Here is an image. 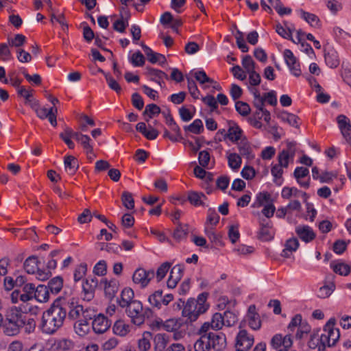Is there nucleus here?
Returning <instances> with one entry per match:
<instances>
[{"label": "nucleus", "instance_id": "nucleus-10", "mask_svg": "<svg viewBox=\"0 0 351 351\" xmlns=\"http://www.w3.org/2000/svg\"><path fill=\"white\" fill-rule=\"evenodd\" d=\"M286 64L289 67L291 73L295 77H299L302 72L300 65L297 58L294 56L290 49H285L283 53Z\"/></svg>", "mask_w": 351, "mask_h": 351}, {"label": "nucleus", "instance_id": "nucleus-57", "mask_svg": "<svg viewBox=\"0 0 351 351\" xmlns=\"http://www.w3.org/2000/svg\"><path fill=\"white\" fill-rule=\"evenodd\" d=\"M162 291L158 290L155 291L153 294L149 295L148 298V301L149 303L156 307L160 308L161 306V302H162Z\"/></svg>", "mask_w": 351, "mask_h": 351}, {"label": "nucleus", "instance_id": "nucleus-23", "mask_svg": "<svg viewBox=\"0 0 351 351\" xmlns=\"http://www.w3.org/2000/svg\"><path fill=\"white\" fill-rule=\"evenodd\" d=\"M145 322V312L142 303L133 300V324L140 326Z\"/></svg>", "mask_w": 351, "mask_h": 351}, {"label": "nucleus", "instance_id": "nucleus-56", "mask_svg": "<svg viewBox=\"0 0 351 351\" xmlns=\"http://www.w3.org/2000/svg\"><path fill=\"white\" fill-rule=\"evenodd\" d=\"M8 45L10 47H20L23 46L26 42V37L21 34H16L14 38H8Z\"/></svg>", "mask_w": 351, "mask_h": 351}, {"label": "nucleus", "instance_id": "nucleus-35", "mask_svg": "<svg viewBox=\"0 0 351 351\" xmlns=\"http://www.w3.org/2000/svg\"><path fill=\"white\" fill-rule=\"evenodd\" d=\"M226 157L228 159V166L234 171L238 170L241 165L242 158L241 156L237 153L226 152Z\"/></svg>", "mask_w": 351, "mask_h": 351}, {"label": "nucleus", "instance_id": "nucleus-15", "mask_svg": "<svg viewBox=\"0 0 351 351\" xmlns=\"http://www.w3.org/2000/svg\"><path fill=\"white\" fill-rule=\"evenodd\" d=\"M184 273V266L182 265H176L170 271L169 278L167 282L168 288H175L178 282L181 280Z\"/></svg>", "mask_w": 351, "mask_h": 351}, {"label": "nucleus", "instance_id": "nucleus-27", "mask_svg": "<svg viewBox=\"0 0 351 351\" xmlns=\"http://www.w3.org/2000/svg\"><path fill=\"white\" fill-rule=\"evenodd\" d=\"M141 46L143 48L144 52L145 53L148 60L151 63L164 64L166 62V58L162 54L154 52L149 47L143 43H141Z\"/></svg>", "mask_w": 351, "mask_h": 351}, {"label": "nucleus", "instance_id": "nucleus-6", "mask_svg": "<svg viewBox=\"0 0 351 351\" xmlns=\"http://www.w3.org/2000/svg\"><path fill=\"white\" fill-rule=\"evenodd\" d=\"M271 348L276 351H290L293 345V341L291 335H282L281 334L275 335L270 342Z\"/></svg>", "mask_w": 351, "mask_h": 351}, {"label": "nucleus", "instance_id": "nucleus-46", "mask_svg": "<svg viewBox=\"0 0 351 351\" xmlns=\"http://www.w3.org/2000/svg\"><path fill=\"white\" fill-rule=\"evenodd\" d=\"M151 337L152 334L149 332H145L143 333L142 338L138 341V348L140 351H147L150 348L149 339Z\"/></svg>", "mask_w": 351, "mask_h": 351}, {"label": "nucleus", "instance_id": "nucleus-13", "mask_svg": "<svg viewBox=\"0 0 351 351\" xmlns=\"http://www.w3.org/2000/svg\"><path fill=\"white\" fill-rule=\"evenodd\" d=\"M98 285L96 277L88 278L82 285L84 300L90 301L95 296V289Z\"/></svg>", "mask_w": 351, "mask_h": 351}, {"label": "nucleus", "instance_id": "nucleus-45", "mask_svg": "<svg viewBox=\"0 0 351 351\" xmlns=\"http://www.w3.org/2000/svg\"><path fill=\"white\" fill-rule=\"evenodd\" d=\"M74 329L79 336L84 337L89 331L90 327L88 322H86V320L80 319L74 324Z\"/></svg>", "mask_w": 351, "mask_h": 351}, {"label": "nucleus", "instance_id": "nucleus-44", "mask_svg": "<svg viewBox=\"0 0 351 351\" xmlns=\"http://www.w3.org/2000/svg\"><path fill=\"white\" fill-rule=\"evenodd\" d=\"M279 117L282 121L288 123L290 125L296 128H299V118L295 114L287 112H282Z\"/></svg>", "mask_w": 351, "mask_h": 351}, {"label": "nucleus", "instance_id": "nucleus-36", "mask_svg": "<svg viewBox=\"0 0 351 351\" xmlns=\"http://www.w3.org/2000/svg\"><path fill=\"white\" fill-rule=\"evenodd\" d=\"M326 64L330 68H336L339 64V60L337 51L329 49L324 53Z\"/></svg>", "mask_w": 351, "mask_h": 351}, {"label": "nucleus", "instance_id": "nucleus-47", "mask_svg": "<svg viewBox=\"0 0 351 351\" xmlns=\"http://www.w3.org/2000/svg\"><path fill=\"white\" fill-rule=\"evenodd\" d=\"M121 226L122 230L128 234H130L132 230V214L127 213L121 217Z\"/></svg>", "mask_w": 351, "mask_h": 351}, {"label": "nucleus", "instance_id": "nucleus-16", "mask_svg": "<svg viewBox=\"0 0 351 351\" xmlns=\"http://www.w3.org/2000/svg\"><path fill=\"white\" fill-rule=\"evenodd\" d=\"M110 322L103 314L97 315L92 323L93 330L98 334L105 332L110 328Z\"/></svg>", "mask_w": 351, "mask_h": 351}, {"label": "nucleus", "instance_id": "nucleus-53", "mask_svg": "<svg viewBox=\"0 0 351 351\" xmlns=\"http://www.w3.org/2000/svg\"><path fill=\"white\" fill-rule=\"evenodd\" d=\"M222 317L224 326L228 327L234 325L237 322V315L230 311H226L222 315Z\"/></svg>", "mask_w": 351, "mask_h": 351}, {"label": "nucleus", "instance_id": "nucleus-18", "mask_svg": "<svg viewBox=\"0 0 351 351\" xmlns=\"http://www.w3.org/2000/svg\"><path fill=\"white\" fill-rule=\"evenodd\" d=\"M295 232L298 237L305 243H309L315 238L313 230L307 225H300L295 228Z\"/></svg>", "mask_w": 351, "mask_h": 351}, {"label": "nucleus", "instance_id": "nucleus-33", "mask_svg": "<svg viewBox=\"0 0 351 351\" xmlns=\"http://www.w3.org/2000/svg\"><path fill=\"white\" fill-rule=\"evenodd\" d=\"M39 263L37 256H30L25 261L23 267L27 274H33L38 269Z\"/></svg>", "mask_w": 351, "mask_h": 351}, {"label": "nucleus", "instance_id": "nucleus-12", "mask_svg": "<svg viewBox=\"0 0 351 351\" xmlns=\"http://www.w3.org/2000/svg\"><path fill=\"white\" fill-rule=\"evenodd\" d=\"M245 321L252 330H258L261 328V317L256 311V306L254 304H252L248 307L247 313L245 315Z\"/></svg>", "mask_w": 351, "mask_h": 351}, {"label": "nucleus", "instance_id": "nucleus-7", "mask_svg": "<svg viewBox=\"0 0 351 351\" xmlns=\"http://www.w3.org/2000/svg\"><path fill=\"white\" fill-rule=\"evenodd\" d=\"M254 336L246 330H241L236 337L235 347L237 351H247L253 346Z\"/></svg>", "mask_w": 351, "mask_h": 351}, {"label": "nucleus", "instance_id": "nucleus-28", "mask_svg": "<svg viewBox=\"0 0 351 351\" xmlns=\"http://www.w3.org/2000/svg\"><path fill=\"white\" fill-rule=\"evenodd\" d=\"M169 338L167 334L158 333L153 338L154 351H165Z\"/></svg>", "mask_w": 351, "mask_h": 351}, {"label": "nucleus", "instance_id": "nucleus-25", "mask_svg": "<svg viewBox=\"0 0 351 351\" xmlns=\"http://www.w3.org/2000/svg\"><path fill=\"white\" fill-rule=\"evenodd\" d=\"M295 156V150L291 149V144H289V148L283 149L278 155V164L284 168H287L289 161H293Z\"/></svg>", "mask_w": 351, "mask_h": 351}, {"label": "nucleus", "instance_id": "nucleus-42", "mask_svg": "<svg viewBox=\"0 0 351 351\" xmlns=\"http://www.w3.org/2000/svg\"><path fill=\"white\" fill-rule=\"evenodd\" d=\"M130 330V325L126 324L123 320H117L113 326V332L119 336H125Z\"/></svg>", "mask_w": 351, "mask_h": 351}, {"label": "nucleus", "instance_id": "nucleus-51", "mask_svg": "<svg viewBox=\"0 0 351 351\" xmlns=\"http://www.w3.org/2000/svg\"><path fill=\"white\" fill-rule=\"evenodd\" d=\"M335 285L334 283L330 282L328 285L321 287L317 292V297L319 298H328L334 291Z\"/></svg>", "mask_w": 351, "mask_h": 351}, {"label": "nucleus", "instance_id": "nucleus-30", "mask_svg": "<svg viewBox=\"0 0 351 351\" xmlns=\"http://www.w3.org/2000/svg\"><path fill=\"white\" fill-rule=\"evenodd\" d=\"M104 283V292L106 296L111 300L114 296L118 291V282L115 279H112L110 281L105 280L102 281Z\"/></svg>", "mask_w": 351, "mask_h": 351}, {"label": "nucleus", "instance_id": "nucleus-61", "mask_svg": "<svg viewBox=\"0 0 351 351\" xmlns=\"http://www.w3.org/2000/svg\"><path fill=\"white\" fill-rule=\"evenodd\" d=\"M186 78L187 80V82H188L187 86H188V89H189L190 94L191 95V96L193 98H195V99L198 98V95H199V90L197 87V85H196L195 81L189 75H186Z\"/></svg>", "mask_w": 351, "mask_h": 351}, {"label": "nucleus", "instance_id": "nucleus-37", "mask_svg": "<svg viewBox=\"0 0 351 351\" xmlns=\"http://www.w3.org/2000/svg\"><path fill=\"white\" fill-rule=\"evenodd\" d=\"M63 287V278L60 276H56L51 278L47 285L50 293L53 294L58 293Z\"/></svg>", "mask_w": 351, "mask_h": 351}, {"label": "nucleus", "instance_id": "nucleus-4", "mask_svg": "<svg viewBox=\"0 0 351 351\" xmlns=\"http://www.w3.org/2000/svg\"><path fill=\"white\" fill-rule=\"evenodd\" d=\"M23 325L21 313L17 308H12L8 313L5 319L3 320L1 327L5 335L14 336L19 332L20 328Z\"/></svg>", "mask_w": 351, "mask_h": 351}, {"label": "nucleus", "instance_id": "nucleus-5", "mask_svg": "<svg viewBox=\"0 0 351 351\" xmlns=\"http://www.w3.org/2000/svg\"><path fill=\"white\" fill-rule=\"evenodd\" d=\"M10 300L13 304H16L19 302V301H21L23 302L19 305V307H16L21 313H27L31 312L34 314H36V311H38L37 307L28 306L27 302L32 300L29 296H28L27 294H25L19 289H16L12 292L10 294Z\"/></svg>", "mask_w": 351, "mask_h": 351}, {"label": "nucleus", "instance_id": "nucleus-8", "mask_svg": "<svg viewBox=\"0 0 351 351\" xmlns=\"http://www.w3.org/2000/svg\"><path fill=\"white\" fill-rule=\"evenodd\" d=\"M339 129L346 141L351 146V122L344 114H340L337 117Z\"/></svg>", "mask_w": 351, "mask_h": 351}, {"label": "nucleus", "instance_id": "nucleus-41", "mask_svg": "<svg viewBox=\"0 0 351 351\" xmlns=\"http://www.w3.org/2000/svg\"><path fill=\"white\" fill-rule=\"evenodd\" d=\"M206 199V197L204 193L195 191H190L187 197L189 202L195 206L202 205L204 199Z\"/></svg>", "mask_w": 351, "mask_h": 351}, {"label": "nucleus", "instance_id": "nucleus-43", "mask_svg": "<svg viewBox=\"0 0 351 351\" xmlns=\"http://www.w3.org/2000/svg\"><path fill=\"white\" fill-rule=\"evenodd\" d=\"M185 131H189L193 134H199L204 130L203 123L201 119H195L192 123L189 125L184 126Z\"/></svg>", "mask_w": 351, "mask_h": 351}, {"label": "nucleus", "instance_id": "nucleus-58", "mask_svg": "<svg viewBox=\"0 0 351 351\" xmlns=\"http://www.w3.org/2000/svg\"><path fill=\"white\" fill-rule=\"evenodd\" d=\"M300 13L301 16L311 26L315 27L318 25L319 19L315 14L304 10H300Z\"/></svg>", "mask_w": 351, "mask_h": 351}, {"label": "nucleus", "instance_id": "nucleus-50", "mask_svg": "<svg viewBox=\"0 0 351 351\" xmlns=\"http://www.w3.org/2000/svg\"><path fill=\"white\" fill-rule=\"evenodd\" d=\"M161 112V110L159 106L154 104H150L146 106L145 109L143 112L145 117L152 119L156 115H158ZM146 120H148L145 118Z\"/></svg>", "mask_w": 351, "mask_h": 351}, {"label": "nucleus", "instance_id": "nucleus-2", "mask_svg": "<svg viewBox=\"0 0 351 351\" xmlns=\"http://www.w3.org/2000/svg\"><path fill=\"white\" fill-rule=\"evenodd\" d=\"M335 319L331 318L324 326L322 332L313 333L308 342L311 349H317L318 351H324L326 347L335 345L340 337L339 329L335 327Z\"/></svg>", "mask_w": 351, "mask_h": 351}, {"label": "nucleus", "instance_id": "nucleus-24", "mask_svg": "<svg viewBox=\"0 0 351 351\" xmlns=\"http://www.w3.org/2000/svg\"><path fill=\"white\" fill-rule=\"evenodd\" d=\"M281 197L286 199H289L292 197H302L304 198V202L307 200L308 196L306 193L303 192L295 187L285 186L281 191Z\"/></svg>", "mask_w": 351, "mask_h": 351}, {"label": "nucleus", "instance_id": "nucleus-31", "mask_svg": "<svg viewBox=\"0 0 351 351\" xmlns=\"http://www.w3.org/2000/svg\"><path fill=\"white\" fill-rule=\"evenodd\" d=\"M65 170L71 175L74 174L79 168L77 159L73 156H66L64 159Z\"/></svg>", "mask_w": 351, "mask_h": 351}, {"label": "nucleus", "instance_id": "nucleus-1", "mask_svg": "<svg viewBox=\"0 0 351 351\" xmlns=\"http://www.w3.org/2000/svg\"><path fill=\"white\" fill-rule=\"evenodd\" d=\"M67 315L66 307L61 304V299H56L51 306L43 312L39 328L47 335H53L62 327Z\"/></svg>", "mask_w": 351, "mask_h": 351}, {"label": "nucleus", "instance_id": "nucleus-48", "mask_svg": "<svg viewBox=\"0 0 351 351\" xmlns=\"http://www.w3.org/2000/svg\"><path fill=\"white\" fill-rule=\"evenodd\" d=\"M71 134L72 129L69 127H66L64 132L60 134V138L66 144L69 149H73L75 147V144L71 141Z\"/></svg>", "mask_w": 351, "mask_h": 351}, {"label": "nucleus", "instance_id": "nucleus-49", "mask_svg": "<svg viewBox=\"0 0 351 351\" xmlns=\"http://www.w3.org/2000/svg\"><path fill=\"white\" fill-rule=\"evenodd\" d=\"M97 246L101 251L105 250L109 253L118 254L121 250V246L114 243H99Z\"/></svg>", "mask_w": 351, "mask_h": 351}, {"label": "nucleus", "instance_id": "nucleus-52", "mask_svg": "<svg viewBox=\"0 0 351 351\" xmlns=\"http://www.w3.org/2000/svg\"><path fill=\"white\" fill-rule=\"evenodd\" d=\"M315 82V90L317 93V101L321 104L328 103L330 100V95L328 94L323 93L322 86L317 82L315 79H313Z\"/></svg>", "mask_w": 351, "mask_h": 351}, {"label": "nucleus", "instance_id": "nucleus-21", "mask_svg": "<svg viewBox=\"0 0 351 351\" xmlns=\"http://www.w3.org/2000/svg\"><path fill=\"white\" fill-rule=\"evenodd\" d=\"M226 137L232 143H237L244 137L243 132L237 124L232 123L229 125L227 133H226Z\"/></svg>", "mask_w": 351, "mask_h": 351}, {"label": "nucleus", "instance_id": "nucleus-26", "mask_svg": "<svg viewBox=\"0 0 351 351\" xmlns=\"http://www.w3.org/2000/svg\"><path fill=\"white\" fill-rule=\"evenodd\" d=\"M200 337L194 343L195 351H210L211 346L210 344V336L207 335V332H201L199 330Z\"/></svg>", "mask_w": 351, "mask_h": 351}, {"label": "nucleus", "instance_id": "nucleus-11", "mask_svg": "<svg viewBox=\"0 0 351 351\" xmlns=\"http://www.w3.org/2000/svg\"><path fill=\"white\" fill-rule=\"evenodd\" d=\"M154 276V271H146L144 269L139 268L133 273V282L140 284L141 287L144 288L149 284Z\"/></svg>", "mask_w": 351, "mask_h": 351}, {"label": "nucleus", "instance_id": "nucleus-19", "mask_svg": "<svg viewBox=\"0 0 351 351\" xmlns=\"http://www.w3.org/2000/svg\"><path fill=\"white\" fill-rule=\"evenodd\" d=\"M130 18V11L123 10L122 12H119V18L117 19L112 25L113 29L118 32H124L125 28L129 25L128 21Z\"/></svg>", "mask_w": 351, "mask_h": 351}, {"label": "nucleus", "instance_id": "nucleus-59", "mask_svg": "<svg viewBox=\"0 0 351 351\" xmlns=\"http://www.w3.org/2000/svg\"><path fill=\"white\" fill-rule=\"evenodd\" d=\"M171 264L169 262L163 263L156 271V278L158 282L161 281L169 270Z\"/></svg>", "mask_w": 351, "mask_h": 351}, {"label": "nucleus", "instance_id": "nucleus-64", "mask_svg": "<svg viewBox=\"0 0 351 351\" xmlns=\"http://www.w3.org/2000/svg\"><path fill=\"white\" fill-rule=\"evenodd\" d=\"M236 110L242 116H247L250 112V106L243 101H237L235 104Z\"/></svg>", "mask_w": 351, "mask_h": 351}, {"label": "nucleus", "instance_id": "nucleus-32", "mask_svg": "<svg viewBox=\"0 0 351 351\" xmlns=\"http://www.w3.org/2000/svg\"><path fill=\"white\" fill-rule=\"evenodd\" d=\"M34 298L36 299L38 302H45L49 298V290L47 286L39 285L35 288Z\"/></svg>", "mask_w": 351, "mask_h": 351}, {"label": "nucleus", "instance_id": "nucleus-22", "mask_svg": "<svg viewBox=\"0 0 351 351\" xmlns=\"http://www.w3.org/2000/svg\"><path fill=\"white\" fill-rule=\"evenodd\" d=\"M136 129L148 140H154L159 134V132L156 129L150 125L147 126L143 122L138 123L136 125Z\"/></svg>", "mask_w": 351, "mask_h": 351}, {"label": "nucleus", "instance_id": "nucleus-60", "mask_svg": "<svg viewBox=\"0 0 351 351\" xmlns=\"http://www.w3.org/2000/svg\"><path fill=\"white\" fill-rule=\"evenodd\" d=\"M242 66L247 73L255 70V62L252 58L249 55L243 57Z\"/></svg>", "mask_w": 351, "mask_h": 351}, {"label": "nucleus", "instance_id": "nucleus-55", "mask_svg": "<svg viewBox=\"0 0 351 351\" xmlns=\"http://www.w3.org/2000/svg\"><path fill=\"white\" fill-rule=\"evenodd\" d=\"M147 71L149 75L152 77V79L159 84L160 86V80H162L163 78H167V75L160 70L149 68L147 69Z\"/></svg>", "mask_w": 351, "mask_h": 351}, {"label": "nucleus", "instance_id": "nucleus-39", "mask_svg": "<svg viewBox=\"0 0 351 351\" xmlns=\"http://www.w3.org/2000/svg\"><path fill=\"white\" fill-rule=\"evenodd\" d=\"M191 77H194L199 84L213 83L214 80L207 76L204 71H191L189 75Z\"/></svg>", "mask_w": 351, "mask_h": 351}, {"label": "nucleus", "instance_id": "nucleus-3", "mask_svg": "<svg viewBox=\"0 0 351 351\" xmlns=\"http://www.w3.org/2000/svg\"><path fill=\"white\" fill-rule=\"evenodd\" d=\"M208 293H202L195 300L190 298L184 306L182 314L186 318V322H193L197 320L198 317L205 313L208 308L209 305L206 304V300Z\"/></svg>", "mask_w": 351, "mask_h": 351}, {"label": "nucleus", "instance_id": "nucleus-9", "mask_svg": "<svg viewBox=\"0 0 351 351\" xmlns=\"http://www.w3.org/2000/svg\"><path fill=\"white\" fill-rule=\"evenodd\" d=\"M210 344L215 351H223L226 348V337L222 332H207Z\"/></svg>", "mask_w": 351, "mask_h": 351}, {"label": "nucleus", "instance_id": "nucleus-34", "mask_svg": "<svg viewBox=\"0 0 351 351\" xmlns=\"http://www.w3.org/2000/svg\"><path fill=\"white\" fill-rule=\"evenodd\" d=\"M190 231L188 224L179 223L173 233V237L178 241H181L186 239Z\"/></svg>", "mask_w": 351, "mask_h": 351}, {"label": "nucleus", "instance_id": "nucleus-54", "mask_svg": "<svg viewBox=\"0 0 351 351\" xmlns=\"http://www.w3.org/2000/svg\"><path fill=\"white\" fill-rule=\"evenodd\" d=\"M25 313H21V317L23 321L24 322V325L23 327H25V332L27 333H31L34 331L36 322L34 318L27 317V315H24Z\"/></svg>", "mask_w": 351, "mask_h": 351}, {"label": "nucleus", "instance_id": "nucleus-40", "mask_svg": "<svg viewBox=\"0 0 351 351\" xmlns=\"http://www.w3.org/2000/svg\"><path fill=\"white\" fill-rule=\"evenodd\" d=\"M119 305L123 308H128L132 303V289L125 288L121 294L120 300H118Z\"/></svg>", "mask_w": 351, "mask_h": 351}, {"label": "nucleus", "instance_id": "nucleus-63", "mask_svg": "<svg viewBox=\"0 0 351 351\" xmlns=\"http://www.w3.org/2000/svg\"><path fill=\"white\" fill-rule=\"evenodd\" d=\"M311 330V326L308 324L304 321L296 330L295 337L297 339H301L305 335H307Z\"/></svg>", "mask_w": 351, "mask_h": 351}, {"label": "nucleus", "instance_id": "nucleus-29", "mask_svg": "<svg viewBox=\"0 0 351 351\" xmlns=\"http://www.w3.org/2000/svg\"><path fill=\"white\" fill-rule=\"evenodd\" d=\"M299 247V241L296 238H291L288 239L285 244V248L282 251L281 256L285 258L291 256L293 252H295Z\"/></svg>", "mask_w": 351, "mask_h": 351}, {"label": "nucleus", "instance_id": "nucleus-38", "mask_svg": "<svg viewBox=\"0 0 351 351\" xmlns=\"http://www.w3.org/2000/svg\"><path fill=\"white\" fill-rule=\"evenodd\" d=\"M330 267L335 273L341 276H348L350 272V266L343 262L332 261L330 263Z\"/></svg>", "mask_w": 351, "mask_h": 351}, {"label": "nucleus", "instance_id": "nucleus-17", "mask_svg": "<svg viewBox=\"0 0 351 351\" xmlns=\"http://www.w3.org/2000/svg\"><path fill=\"white\" fill-rule=\"evenodd\" d=\"M260 226L261 228L258 232V238L265 241L271 240L274 235L271 222L266 219H263L260 222Z\"/></svg>", "mask_w": 351, "mask_h": 351}, {"label": "nucleus", "instance_id": "nucleus-20", "mask_svg": "<svg viewBox=\"0 0 351 351\" xmlns=\"http://www.w3.org/2000/svg\"><path fill=\"white\" fill-rule=\"evenodd\" d=\"M237 145L241 156L246 158L248 160L254 158L251 145L245 136L241 139L240 141L237 142Z\"/></svg>", "mask_w": 351, "mask_h": 351}, {"label": "nucleus", "instance_id": "nucleus-62", "mask_svg": "<svg viewBox=\"0 0 351 351\" xmlns=\"http://www.w3.org/2000/svg\"><path fill=\"white\" fill-rule=\"evenodd\" d=\"M270 199V195L267 193H259L256 195L253 207H261Z\"/></svg>", "mask_w": 351, "mask_h": 351}, {"label": "nucleus", "instance_id": "nucleus-14", "mask_svg": "<svg viewBox=\"0 0 351 351\" xmlns=\"http://www.w3.org/2000/svg\"><path fill=\"white\" fill-rule=\"evenodd\" d=\"M223 320L222 314L216 313L213 315L210 322H204L202 325L200 331L210 332V329L219 330L222 328L223 326H224V322H223Z\"/></svg>", "mask_w": 351, "mask_h": 351}]
</instances>
